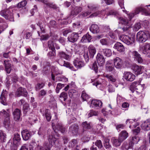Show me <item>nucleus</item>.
<instances>
[{"instance_id": "35", "label": "nucleus", "mask_w": 150, "mask_h": 150, "mask_svg": "<svg viewBox=\"0 0 150 150\" xmlns=\"http://www.w3.org/2000/svg\"><path fill=\"white\" fill-rule=\"evenodd\" d=\"M135 120H134L132 119H127L126 122V124H130L129 126V127L131 128L132 127H134L138 126L139 124L138 123H136Z\"/></svg>"}, {"instance_id": "33", "label": "nucleus", "mask_w": 150, "mask_h": 150, "mask_svg": "<svg viewBox=\"0 0 150 150\" xmlns=\"http://www.w3.org/2000/svg\"><path fill=\"white\" fill-rule=\"evenodd\" d=\"M111 141L113 146L116 147L120 146L122 142L120 139L119 137L118 139H117L115 137H113L111 139Z\"/></svg>"}, {"instance_id": "29", "label": "nucleus", "mask_w": 150, "mask_h": 150, "mask_svg": "<svg viewBox=\"0 0 150 150\" xmlns=\"http://www.w3.org/2000/svg\"><path fill=\"white\" fill-rule=\"evenodd\" d=\"M128 136V133L125 130L122 131L119 134L118 137L122 142L126 139Z\"/></svg>"}, {"instance_id": "64", "label": "nucleus", "mask_w": 150, "mask_h": 150, "mask_svg": "<svg viewBox=\"0 0 150 150\" xmlns=\"http://www.w3.org/2000/svg\"><path fill=\"white\" fill-rule=\"evenodd\" d=\"M110 30L109 27L107 26H103L102 28L103 32H107Z\"/></svg>"}, {"instance_id": "56", "label": "nucleus", "mask_w": 150, "mask_h": 150, "mask_svg": "<svg viewBox=\"0 0 150 150\" xmlns=\"http://www.w3.org/2000/svg\"><path fill=\"white\" fill-rule=\"evenodd\" d=\"M123 98L120 95H117V104H120L123 101Z\"/></svg>"}, {"instance_id": "59", "label": "nucleus", "mask_w": 150, "mask_h": 150, "mask_svg": "<svg viewBox=\"0 0 150 150\" xmlns=\"http://www.w3.org/2000/svg\"><path fill=\"white\" fill-rule=\"evenodd\" d=\"M92 69L94 70L96 72H97L98 71V67L96 62H94L92 65Z\"/></svg>"}, {"instance_id": "10", "label": "nucleus", "mask_w": 150, "mask_h": 150, "mask_svg": "<svg viewBox=\"0 0 150 150\" xmlns=\"http://www.w3.org/2000/svg\"><path fill=\"white\" fill-rule=\"evenodd\" d=\"M88 55L87 54H84V57L87 60L88 59L89 56L91 58H93L96 52V49L95 47L92 45H90L88 47Z\"/></svg>"}, {"instance_id": "61", "label": "nucleus", "mask_w": 150, "mask_h": 150, "mask_svg": "<svg viewBox=\"0 0 150 150\" xmlns=\"http://www.w3.org/2000/svg\"><path fill=\"white\" fill-rule=\"evenodd\" d=\"M20 139V136L19 134H16L14 135V137L13 138L14 141H19Z\"/></svg>"}, {"instance_id": "19", "label": "nucleus", "mask_w": 150, "mask_h": 150, "mask_svg": "<svg viewBox=\"0 0 150 150\" xmlns=\"http://www.w3.org/2000/svg\"><path fill=\"white\" fill-rule=\"evenodd\" d=\"M75 67L77 68H81L84 66V62L81 59L76 58L73 62Z\"/></svg>"}, {"instance_id": "62", "label": "nucleus", "mask_w": 150, "mask_h": 150, "mask_svg": "<svg viewBox=\"0 0 150 150\" xmlns=\"http://www.w3.org/2000/svg\"><path fill=\"white\" fill-rule=\"evenodd\" d=\"M72 32V30L70 29L64 30L63 32V35L64 36H67L68 33Z\"/></svg>"}, {"instance_id": "22", "label": "nucleus", "mask_w": 150, "mask_h": 150, "mask_svg": "<svg viewBox=\"0 0 150 150\" xmlns=\"http://www.w3.org/2000/svg\"><path fill=\"white\" fill-rule=\"evenodd\" d=\"M27 92L25 89L21 87L17 90L16 95L18 97L21 96H27Z\"/></svg>"}, {"instance_id": "54", "label": "nucleus", "mask_w": 150, "mask_h": 150, "mask_svg": "<svg viewBox=\"0 0 150 150\" xmlns=\"http://www.w3.org/2000/svg\"><path fill=\"white\" fill-rule=\"evenodd\" d=\"M104 11H103V12H99L98 11L96 13H93L92 14H91L89 16L90 18H93L94 17H96L98 15H99L100 14V13L101 14L103 13V14Z\"/></svg>"}, {"instance_id": "3", "label": "nucleus", "mask_w": 150, "mask_h": 150, "mask_svg": "<svg viewBox=\"0 0 150 150\" xmlns=\"http://www.w3.org/2000/svg\"><path fill=\"white\" fill-rule=\"evenodd\" d=\"M58 56L60 58V59L57 60L56 61L60 65L72 69V68H73V67L71 66L69 63L68 62L63 61L62 59V58H63L66 60H68L69 58V55L66 54L64 52H59Z\"/></svg>"}, {"instance_id": "6", "label": "nucleus", "mask_w": 150, "mask_h": 150, "mask_svg": "<svg viewBox=\"0 0 150 150\" xmlns=\"http://www.w3.org/2000/svg\"><path fill=\"white\" fill-rule=\"evenodd\" d=\"M13 8L10 7L6 10H2L0 12V15L6 19L11 21H13Z\"/></svg>"}, {"instance_id": "17", "label": "nucleus", "mask_w": 150, "mask_h": 150, "mask_svg": "<svg viewBox=\"0 0 150 150\" xmlns=\"http://www.w3.org/2000/svg\"><path fill=\"white\" fill-rule=\"evenodd\" d=\"M135 76L130 72H125L124 74V78L127 81H132L135 78Z\"/></svg>"}, {"instance_id": "44", "label": "nucleus", "mask_w": 150, "mask_h": 150, "mask_svg": "<svg viewBox=\"0 0 150 150\" xmlns=\"http://www.w3.org/2000/svg\"><path fill=\"white\" fill-rule=\"evenodd\" d=\"M81 126L83 129H90L91 127L90 123H88L86 121L82 122Z\"/></svg>"}, {"instance_id": "5", "label": "nucleus", "mask_w": 150, "mask_h": 150, "mask_svg": "<svg viewBox=\"0 0 150 150\" xmlns=\"http://www.w3.org/2000/svg\"><path fill=\"white\" fill-rule=\"evenodd\" d=\"M13 8L10 7L6 10H2L0 12V15L6 19L11 21H13Z\"/></svg>"}, {"instance_id": "14", "label": "nucleus", "mask_w": 150, "mask_h": 150, "mask_svg": "<svg viewBox=\"0 0 150 150\" xmlns=\"http://www.w3.org/2000/svg\"><path fill=\"white\" fill-rule=\"evenodd\" d=\"M102 105V103L101 101L97 100H93L91 101L90 106L93 108L98 109L101 108Z\"/></svg>"}, {"instance_id": "4", "label": "nucleus", "mask_w": 150, "mask_h": 150, "mask_svg": "<svg viewBox=\"0 0 150 150\" xmlns=\"http://www.w3.org/2000/svg\"><path fill=\"white\" fill-rule=\"evenodd\" d=\"M137 40L140 43H144L150 38V35L147 32L140 31L137 34Z\"/></svg>"}, {"instance_id": "23", "label": "nucleus", "mask_w": 150, "mask_h": 150, "mask_svg": "<svg viewBox=\"0 0 150 150\" xmlns=\"http://www.w3.org/2000/svg\"><path fill=\"white\" fill-rule=\"evenodd\" d=\"M97 63L100 66H102L105 63V59L103 55L98 53L96 57Z\"/></svg>"}, {"instance_id": "1", "label": "nucleus", "mask_w": 150, "mask_h": 150, "mask_svg": "<svg viewBox=\"0 0 150 150\" xmlns=\"http://www.w3.org/2000/svg\"><path fill=\"white\" fill-rule=\"evenodd\" d=\"M140 11L142 12V14L146 16H150V13L147 12L146 10L142 6L136 8L134 13H131L128 15L129 19V21L126 18H120V22L122 24L126 25L127 24L126 27H124L122 28L124 31H127L128 28L131 26L132 25V23H131L130 21L131 19L134 17L135 15L139 13Z\"/></svg>"}, {"instance_id": "37", "label": "nucleus", "mask_w": 150, "mask_h": 150, "mask_svg": "<svg viewBox=\"0 0 150 150\" xmlns=\"http://www.w3.org/2000/svg\"><path fill=\"white\" fill-rule=\"evenodd\" d=\"M23 110L24 114H26L27 112L29 113H30L31 110L29 108V106L28 104L25 103L23 106Z\"/></svg>"}, {"instance_id": "60", "label": "nucleus", "mask_w": 150, "mask_h": 150, "mask_svg": "<svg viewBox=\"0 0 150 150\" xmlns=\"http://www.w3.org/2000/svg\"><path fill=\"white\" fill-rule=\"evenodd\" d=\"M100 43L103 45H107L108 42L107 40L105 39H102L100 40Z\"/></svg>"}, {"instance_id": "11", "label": "nucleus", "mask_w": 150, "mask_h": 150, "mask_svg": "<svg viewBox=\"0 0 150 150\" xmlns=\"http://www.w3.org/2000/svg\"><path fill=\"white\" fill-rule=\"evenodd\" d=\"M130 53L131 54L132 57L134 59V60L137 61L139 63H142L143 59L141 57V55L137 51H134L132 52L131 51Z\"/></svg>"}, {"instance_id": "27", "label": "nucleus", "mask_w": 150, "mask_h": 150, "mask_svg": "<svg viewBox=\"0 0 150 150\" xmlns=\"http://www.w3.org/2000/svg\"><path fill=\"white\" fill-rule=\"evenodd\" d=\"M69 146L74 148L76 150L79 149V146L78 144V142L77 140L73 139L69 143Z\"/></svg>"}, {"instance_id": "9", "label": "nucleus", "mask_w": 150, "mask_h": 150, "mask_svg": "<svg viewBox=\"0 0 150 150\" xmlns=\"http://www.w3.org/2000/svg\"><path fill=\"white\" fill-rule=\"evenodd\" d=\"M52 121V126L54 131V132L57 133L58 131H60L62 133H64L66 130L65 128L64 127L60 122H59L55 126V123Z\"/></svg>"}, {"instance_id": "51", "label": "nucleus", "mask_w": 150, "mask_h": 150, "mask_svg": "<svg viewBox=\"0 0 150 150\" xmlns=\"http://www.w3.org/2000/svg\"><path fill=\"white\" fill-rule=\"evenodd\" d=\"M59 97L61 98L64 101H65L67 98V94L64 92H62L61 93Z\"/></svg>"}, {"instance_id": "48", "label": "nucleus", "mask_w": 150, "mask_h": 150, "mask_svg": "<svg viewBox=\"0 0 150 150\" xmlns=\"http://www.w3.org/2000/svg\"><path fill=\"white\" fill-rule=\"evenodd\" d=\"M81 97L82 98L83 101H85L89 98V96L86 93L85 91H83L82 92Z\"/></svg>"}, {"instance_id": "24", "label": "nucleus", "mask_w": 150, "mask_h": 150, "mask_svg": "<svg viewBox=\"0 0 150 150\" xmlns=\"http://www.w3.org/2000/svg\"><path fill=\"white\" fill-rule=\"evenodd\" d=\"M114 65L116 68H120L122 65V59L118 57H116L114 59Z\"/></svg>"}, {"instance_id": "45", "label": "nucleus", "mask_w": 150, "mask_h": 150, "mask_svg": "<svg viewBox=\"0 0 150 150\" xmlns=\"http://www.w3.org/2000/svg\"><path fill=\"white\" fill-rule=\"evenodd\" d=\"M45 115L47 120L48 121H50L51 118V116L49 112V110L46 109L45 110Z\"/></svg>"}, {"instance_id": "50", "label": "nucleus", "mask_w": 150, "mask_h": 150, "mask_svg": "<svg viewBox=\"0 0 150 150\" xmlns=\"http://www.w3.org/2000/svg\"><path fill=\"white\" fill-rule=\"evenodd\" d=\"M26 1L25 0H24L18 3L17 5V7L19 8L23 7L26 6Z\"/></svg>"}, {"instance_id": "34", "label": "nucleus", "mask_w": 150, "mask_h": 150, "mask_svg": "<svg viewBox=\"0 0 150 150\" xmlns=\"http://www.w3.org/2000/svg\"><path fill=\"white\" fill-rule=\"evenodd\" d=\"M90 30L93 33H97L99 31V28L96 24L92 25L90 28Z\"/></svg>"}, {"instance_id": "28", "label": "nucleus", "mask_w": 150, "mask_h": 150, "mask_svg": "<svg viewBox=\"0 0 150 150\" xmlns=\"http://www.w3.org/2000/svg\"><path fill=\"white\" fill-rule=\"evenodd\" d=\"M105 69L107 71L111 72L112 71L114 68L112 62L110 60L108 61L105 65Z\"/></svg>"}, {"instance_id": "25", "label": "nucleus", "mask_w": 150, "mask_h": 150, "mask_svg": "<svg viewBox=\"0 0 150 150\" xmlns=\"http://www.w3.org/2000/svg\"><path fill=\"white\" fill-rule=\"evenodd\" d=\"M142 128L145 131L150 130V121L149 119L144 121L141 125Z\"/></svg>"}, {"instance_id": "43", "label": "nucleus", "mask_w": 150, "mask_h": 150, "mask_svg": "<svg viewBox=\"0 0 150 150\" xmlns=\"http://www.w3.org/2000/svg\"><path fill=\"white\" fill-rule=\"evenodd\" d=\"M104 76L105 77L107 78L109 81H110L112 82H115L116 81V79L111 75L107 74H104Z\"/></svg>"}, {"instance_id": "7", "label": "nucleus", "mask_w": 150, "mask_h": 150, "mask_svg": "<svg viewBox=\"0 0 150 150\" xmlns=\"http://www.w3.org/2000/svg\"><path fill=\"white\" fill-rule=\"evenodd\" d=\"M144 86V84H140L139 82H134L130 86L129 89L132 93L136 91L137 93H141L143 90Z\"/></svg>"}, {"instance_id": "16", "label": "nucleus", "mask_w": 150, "mask_h": 150, "mask_svg": "<svg viewBox=\"0 0 150 150\" xmlns=\"http://www.w3.org/2000/svg\"><path fill=\"white\" fill-rule=\"evenodd\" d=\"M132 69L135 74L138 75L142 73V71L144 68L143 66H139L137 64H134L132 66Z\"/></svg>"}, {"instance_id": "55", "label": "nucleus", "mask_w": 150, "mask_h": 150, "mask_svg": "<svg viewBox=\"0 0 150 150\" xmlns=\"http://www.w3.org/2000/svg\"><path fill=\"white\" fill-rule=\"evenodd\" d=\"M141 28V25L139 23H136L134 26V30L135 31H138Z\"/></svg>"}, {"instance_id": "42", "label": "nucleus", "mask_w": 150, "mask_h": 150, "mask_svg": "<svg viewBox=\"0 0 150 150\" xmlns=\"http://www.w3.org/2000/svg\"><path fill=\"white\" fill-rule=\"evenodd\" d=\"M6 135L1 130L0 131V142H4L6 141Z\"/></svg>"}, {"instance_id": "20", "label": "nucleus", "mask_w": 150, "mask_h": 150, "mask_svg": "<svg viewBox=\"0 0 150 150\" xmlns=\"http://www.w3.org/2000/svg\"><path fill=\"white\" fill-rule=\"evenodd\" d=\"M21 134L24 140L29 139L32 135V133L27 129L23 130L21 132Z\"/></svg>"}, {"instance_id": "63", "label": "nucleus", "mask_w": 150, "mask_h": 150, "mask_svg": "<svg viewBox=\"0 0 150 150\" xmlns=\"http://www.w3.org/2000/svg\"><path fill=\"white\" fill-rule=\"evenodd\" d=\"M46 94V92L44 90H42L39 92V96L41 97L42 96L45 95Z\"/></svg>"}, {"instance_id": "2", "label": "nucleus", "mask_w": 150, "mask_h": 150, "mask_svg": "<svg viewBox=\"0 0 150 150\" xmlns=\"http://www.w3.org/2000/svg\"><path fill=\"white\" fill-rule=\"evenodd\" d=\"M1 114L3 115L4 126L7 129L9 130L11 127L10 120L11 112L10 109H8L6 110L3 109L0 112V114Z\"/></svg>"}, {"instance_id": "38", "label": "nucleus", "mask_w": 150, "mask_h": 150, "mask_svg": "<svg viewBox=\"0 0 150 150\" xmlns=\"http://www.w3.org/2000/svg\"><path fill=\"white\" fill-rule=\"evenodd\" d=\"M37 150H50V148L48 144H44L42 146L39 145H38L37 148H35Z\"/></svg>"}, {"instance_id": "46", "label": "nucleus", "mask_w": 150, "mask_h": 150, "mask_svg": "<svg viewBox=\"0 0 150 150\" xmlns=\"http://www.w3.org/2000/svg\"><path fill=\"white\" fill-rule=\"evenodd\" d=\"M52 71L53 73L56 75L61 74L62 73V71L57 67H53Z\"/></svg>"}, {"instance_id": "12", "label": "nucleus", "mask_w": 150, "mask_h": 150, "mask_svg": "<svg viewBox=\"0 0 150 150\" xmlns=\"http://www.w3.org/2000/svg\"><path fill=\"white\" fill-rule=\"evenodd\" d=\"M143 53L146 54L148 57H150V43H146L141 47Z\"/></svg>"}, {"instance_id": "8", "label": "nucleus", "mask_w": 150, "mask_h": 150, "mask_svg": "<svg viewBox=\"0 0 150 150\" xmlns=\"http://www.w3.org/2000/svg\"><path fill=\"white\" fill-rule=\"evenodd\" d=\"M119 38L121 40L128 45L133 44L135 40L134 37H131L124 35H121L119 37Z\"/></svg>"}, {"instance_id": "32", "label": "nucleus", "mask_w": 150, "mask_h": 150, "mask_svg": "<svg viewBox=\"0 0 150 150\" xmlns=\"http://www.w3.org/2000/svg\"><path fill=\"white\" fill-rule=\"evenodd\" d=\"M57 139L54 137V134L52 133L49 135L48 140L50 144L53 145L54 144Z\"/></svg>"}, {"instance_id": "58", "label": "nucleus", "mask_w": 150, "mask_h": 150, "mask_svg": "<svg viewBox=\"0 0 150 150\" xmlns=\"http://www.w3.org/2000/svg\"><path fill=\"white\" fill-rule=\"evenodd\" d=\"M49 38V36L47 34L42 35L41 36L40 40H47Z\"/></svg>"}, {"instance_id": "57", "label": "nucleus", "mask_w": 150, "mask_h": 150, "mask_svg": "<svg viewBox=\"0 0 150 150\" xmlns=\"http://www.w3.org/2000/svg\"><path fill=\"white\" fill-rule=\"evenodd\" d=\"M55 54H56L55 50H52V51L49 52L48 53L47 55L49 57L51 58L52 57L55 56Z\"/></svg>"}, {"instance_id": "31", "label": "nucleus", "mask_w": 150, "mask_h": 150, "mask_svg": "<svg viewBox=\"0 0 150 150\" xmlns=\"http://www.w3.org/2000/svg\"><path fill=\"white\" fill-rule=\"evenodd\" d=\"M91 37L88 33H87L84 35L81 40V42H91Z\"/></svg>"}, {"instance_id": "36", "label": "nucleus", "mask_w": 150, "mask_h": 150, "mask_svg": "<svg viewBox=\"0 0 150 150\" xmlns=\"http://www.w3.org/2000/svg\"><path fill=\"white\" fill-rule=\"evenodd\" d=\"M4 64L7 73L8 74L10 73L11 71V64L9 63L8 60L4 61Z\"/></svg>"}, {"instance_id": "13", "label": "nucleus", "mask_w": 150, "mask_h": 150, "mask_svg": "<svg viewBox=\"0 0 150 150\" xmlns=\"http://www.w3.org/2000/svg\"><path fill=\"white\" fill-rule=\"evenodd\" d=\"M12 115L14 120L16 121H18L22 115L21 110L16 108L12 111Z\"/></svg>"}, {"instance_id": "39", "label": "nucleus", "mask_w": 150, "mask_h": 150, "mask_svg": "<svg viewBox=\"0 0 150 150\" xmlns=\"http://www.w3.org/2000/svg\"><path fill=\"white\" fill-rule=\"evenodd\" d=\"M82 10V8L80 7H76L71 11V14L73 15H77Z\"/></svg>"}, {"instance_id": "53", "label": "nucleus", "mask_w": 150, "mask_h": 150, "mask_svg": "<svg viewBox=\"0 0 150 150\" xmlns=\"http://www.w3.org/2000/svg\"><path fill=\"white\" fill-rule=\"evenodd\" d=\"M95 145L99 148L101 149L103 147V145L101 141L100 140H97L95 142Z\"/></svg>"}, {"instance_id": "26", "label": "nucleus", "mask_w": 150, "mask_h": 150, "mask_svg": "<svg viewBox=\"0 0 150 150\" xmlns=\"http://www.w3.org/2000/svg\"><path fill=\"white\" fill-rule=\"evenodd\" d=\"M79 131V126L76 124H73L69 128V132L74 135L76 134Z\"/></svg>"}, {"instance_id": "47", "label": "nucleus", "mask_w": 150, "mask_h": 150, "mask_svg": "<svg viewBox=\"0 0 150 150\" xmlns=\"http://www.w3.org/2000/svg\"><path fill=\"white\" fill-rule=\"evenodd\" d=\"M48 47L51 50H55V46L54 42L52 41H49L48 42Z\"/></svg>"}, {"instance_id": "30", "label": "nucleus", "mask_w": 150, "mask_h": 150, "mask_svg": "<svg viewBox=\"0 0 150 150\" xmlns=\"http://www.w3.org/2000/svg\"><path fill=\"white\" fill-rule=\"evenodd\" d=\"M133 147V144L129 141V143L126 142H124L121 147L122 150H128L129 149H132Z\"/></svg>"}, {"instance_id": "40", "label": "nucleus", "mask_w": 150, "mask_h": 150, "mask_svg": "<svg viewBox=\"0 0 150 150\" xmlns=\"http://www.w3.org/2000/svg\"><path fill=\"white\" fill-rule=\"evenodd\" d=\"M102 52L105 56L107 57H109L112 54L111 50L109 49H103Z\"/></svg>"}, {"instance_id": "21", "label": "nucleus", "mask_w": 150, "mask_h": 150, "mask_svg": "<svg viewBox=\"0 0 150 150\" xmlns=\"http://www.w3.org/2000/svg\"><path fill=\"white\" fill-rule=\"evenodd\" d=\"M113 48L117 50L120 52H123L125 51V49L124 46L121 43L116 42L114 45Z\"/></svg>"}, {"instance_id": "15", "label": "nucleus", "mask_w": 150, "mask_h": 150, "mask_svg": "<svg viewBox=\"0 0 150 150\" xmlns=\"http://www.w3.org/2000/svg\"><path fill=\"white\" fill-rule=\"evenodd\" d=\"M8 93L6 90H3L1 94L0 98L1 103L4 105H7L6 98L7 96Z\"/></svg>"}, {"instance_id": "18", "label": "nucleus", "mask_w": 150, "mask_h": 150, "mask_svg": "<svg viewBox=\"0 0 150 150\" xmlns=\"http://www.w3.org/2000/svg\"><path fill=\"white\" fill-rule=\"evenodd\" d=\"M79 37L78 33L73 32L69 35L68 37L69 41L72 42H74L78 40Z\"/></svg>"}, {"instance_id": "52", "label": "nucleus", "mask_w": 150, "mask_h": 150, "mask_svg": "<svg viewBox=\"0 0 150 150\" xmlns=\"http://www.w3.org/2000/svg\"><path fill=\"white\" fill-rule=\"evenodd\" d=\"M45 86V84L43 83H38L35 87L36 91H38L41 88H42Z\"/></svg>"}, {"instance_id": "49", "label": "nucleus", "mask_w": 150, "mask_h": 150, "mask_svg": "<svg viewBox=\"0 0 150 150\" xmlns=\"http://www.w3.org/2000/svg\"><path fill=\"white\" fill-rule=\"evenodd\" d=\"M64 86V84L61 83H58L57 85L56 88V92L57 93H58L59 90L61 89Z\"/></svg>"}, {"instance_id": "41", "label": "nucleus", "mask_w": 150, "mask_h": 150, "mask_svg": "<svg viewBox=\"0 0 150 150\" xmlns=\"http://www.w3.org/2000/svg\"><path fill=\"white\" fill-rule=\"evenodd\" d=\"M139 140V137L137 136H134L132 137H130L129 138V142H131L133 144V146L135 144L137 143Z\"/></svg>"}]
</instances>
